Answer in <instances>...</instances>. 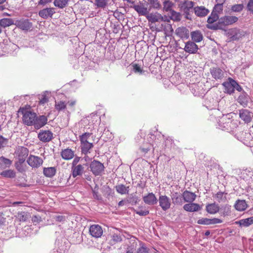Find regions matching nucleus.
I'll return each mask as SVG.
<instances>
[{"label": "nucleus", "instance_id": "f257e3e1", "mask_svg": "<svg viewBox=\"0 0 253 253\" xmlns=\"http://www.w3.org/2000/svg\"><path fill=\"white\" fill-rule=\"evenodd\" d=\"M23 123L27 126H33L36 129H40L47 124V118L44 115L37 116L36 113L25 111L23 115Z\"/></svg>", "mask_w": 253, "mask_h": 253}, {"label": "nucleus", "instance_id": "f03ea898", "mask_svg": "<svg viewBox=\"0 0 253 253\" xmlns=\"http://www.w3.org/2000/svg\"><path fill=\"white\" fill-rule=\"evenodd\" d=\"M238 18L235 16H224L220 17L218 22L212 25H208V28L212 30L222 29L224 27L233 25L237 22Z\"/></svg>", "mask_w": 253, "mask_h": 253}, {"label": "nucleus", "instance_id": "7ed1b4c3", "mask_svg": "<svg viewBox=\"0 0 253 253\" xmlns=\"http://www.w3.org/2000/svg\"><path fill=\"white\" fill-rule=\"evenodd\" d=\"M92 133L85 132L80 136L81 151L83 154L85 155L90 153L91 149L93 147V143L88 141Z\"/></svg>", "mask_w": 253, "mask_h": 253}, {"label": "nucleus", "instance_id": "20e7f679", "mask_svg": "<svg viewBox=\"0 0 253 253\" xmlns=\"http://www.w3.org/2000/svg\"><path fill=\"white\" fill-rule=\"evenodd\" d=\"M246 32L241 29L234 28L229 29L226 33V36L230 41H237L244 37Z\"/></svg>", "mask_w": 253, "mask_h": 253}, {"label": "nucleus", "instance_id": "39448f33", "mask_svg": "<svg viewBox=\"0 0 253 253\" xmlns=\"http://www.w3.org/2000/svg\"><path fill=\"white\" fill-rule=\"evenodd\" d=\"M230 114L223 115L218 120V126L219 128L222 130H230L232 120L230 118Z\"/></svg>", "mask_w": 253, "mask_h": 253}, {"label": "nucleus", "instance_id": "423d86ee", "mask_svg": "<svg viewBox=\"0 0 253 253\" xmlns=\"http://www.w3.org/2000/svg\"><path fill=\"white\" fill-rule=\"evenodd\" d=\"M28 164L32 168H38L42 165L43 160L40 157L30 155L27 160Z\"/></svg>", "mask_w": 253, "mask_h": 253}, {"label": "nucleus", "instance_id": "0eeeda50", "mask_svg": "<svg viewBox=\"0 0 253 253\" xmlns=\"http://www.w3.org/2000/svg\"><path fill=\"white\" fill-rule=\"evenodd\" d=\"M194 5V2L188 0H185L180 2L179 7L182 11L188 15L192 11Z\"/></svg>", "mask_w": 253, "mask_h": 253}, {"label": "nucleus", "instance_id": "6e6552de", "mask_svg": "<svg viewBox=\"0 0 253 253\" xmlns=\"http://www.w3.org/2000/svg\"><path fill=\"white\" fill-rule=\"evenodd\" d=\"M38 137L42 142H48L52 139L53 133L49 130H40Z\"/></svg>", "mask_w": 253, "mask_h": 253}, {"label": "nucleus", "instance_id": "1a4fd4ad", "mask_svg": "<svg viewBox=\"0 0 253 253\" xmlns=\"http://www.w3.org/2000/svg\"><path fill=\"white\" fill-rule=\"evenodd\" d=\"M91 171L95 175H99L104 169V166L100 162L93 161L90 165Z\"/></svg>", "mask_w": 253, "mask_h": 253}, {"label": "nucleus", "instance_id": "9d476101", "mask_svg": "<svg viewBox=\"0 0 253 253\" xmlns=\"http://www.w3.org/2000/svg\"><path fill=\"white\" fill-rule=\"evenodd\" d=\"M100 118L96 114L92 113L88 116L84 121L85 124H88L89 126L88 129L94 128V125L99 122Z\"/></svg>", "mask_w": 253, "mask_h": 253}, {"label": "nucleus", "instance_id": "9b49d317", "mask_svg": "<svg viewBox=\"0 0 253 253\" xmlns=\"http://www.w3.org/2000/svg\"><path fill=\"white\" fill-rule=\"evenodd\" d=\"M159 206L164 211L169 209L170 207L171 202L170 199L166 195H160L158 200Z\"/></svg>", "mask_w": 253, "mask_h": 253}, {"label": "nucleus", "instance_id": "f8f14e48", "mask_svg": "<svg viewBox=\"0 0 253 253\" xmlns=\"http://www.w3.org/2000/svg\"><path fill=\"white\" fill-rule=\"evenodd\" d=\"M87 166V163L72 166V172L73 177L75 178L78 176H81L84 172L85 167Z\"/></svg>", "mask_w": 253, "mask_h": 253}, {"label": "nucleus", "instance_id": "ddd939ff", "mask_svg": "<svg viewBox=\"0 0 253 253\" xmlns=\"http://www.w3.org/2000/svg\"><path fill=\"white\" fill-rule=\"evenodd\" d=\"M55 13L54 8H45L39 11V15L43 19H47L51 18Z\"/></svg>", "mask_w": 253, "mask_h": 253}, {"label": "nucleus", "instance_id": "4468645a", "mask_svg": "<svg viewBox=\"0 0 253 253\" xmlns=\"http://www.w3.org/2000/svg\"><path fill=\"white\" fill-rule=\"evenodd\" d=\"M89 233L92 237L97 238L102 236L103 230L100 225L93 224L90 226Z\"/></svg>", "mask_w": 253, "mask_h": 253}, {"label": "nucleus", "instance_id": "2eb2a0df", "mask_svg": "<svg viewBox=\"0 0 253 253\" xmlns=\"http://www.w3.org/2000/svg\"><path fill=\"white\" fill-rule=\"evenodd\" d=\"M16 154L18 161L20 163H24L28 155L29 150L24 147H19L16 151Z\"/></svg>", "mask_w": 253, "mask_h": 253}, {"label": "nucleus", "instance_id": "dca6fc26", "mask_svg": "<svg viewBox=\"0 0 253 253\" xmlns=\"http://www.w3.org/2000/svg\"><path fill=\"white\" fill-rule=\"evenodd\" d=\"M142 199L146 204L150 206L156 205L158 202L157 198L152 192L149 193L147 195L143 196Z\"/></svg>", "mask_w": 253, "mask_h": 253}, {"label": "nucleus", "instance_id": "f3484780", "mask_svg": "<svg viewBox=\"0 0 253 253\" xmlns=\"http://www.w3.org/2000/svg\"><path fill=\"white\" fill-rule=\"evenodd\" d=\"M235 81L229 78L228 82H224L222 84L225 88V92L228 94H232L235 90Z\"/></svg>", "mask_w": 253, "mask_h": 253}, {"label": "nucleus", "instance_id": "a211bd4d", "mask_svg": "<svg viewBox=\"0 0 253 253\" xmlns=\"http://www.w3.org/2000/svg\"><path fill=\"white\" fill-rule=\"evenodd\" d=\"M211 74L215 80H221L224 77V72L218 67H213L210 69Z\"/></svg>", "mask_w": 253, "mask_h": 253}, {"label": "nucleus", "instance_id": "6ab92c4d", "mask_svg": "<svg viewBox=\"0 0 253 253\" xmlns=\"http://www.w3.org/2000/svg\"><path fill=\"white\" fill-rule=\"evenodd\" d=\"M133 8L140 15L145 16L149 13V10L143 3H139L133 5Z\"/></svg>", "mask_w": 253, "mask_h": 253}, {"label": "nucleus", "instance_id": "aec40b11", "mask_svg": "<svg viewBox=\"0 0 253 253\" xmlns=\"http://www.w3.org/2000/svg\"><path fill=\"white\" fill-rule=\"evenodd\" d=\"M198 49V45L193 42L188 41L185 43L184 50L190 54L196 53Z\"/></svg>", "mask_w": 253, "mask_h": 253}, {"label": "nucleus", "instance_id": "412c9836", "mask_svg": "<svg viewBox=\"0 0 253 253\" xmlns=\"http://www.w3.org/2000/svg\"><path fill=\"white\" fill-rule=\"evenodd\" d=\"M15 24L17 27L23 30H28L32 27V23L27 19L17 20Z\"/></svg>", "mask_w": 253, "mask_h": 253}, {"label": "nucleus", "instance_id": "4be33fe9", "mask_svg": "<svg viewBox=\"0 0 253 253\" xmlns=\"http://www.w3.org/2000/svg\"><path fill=\"white\" fill-rule=\"evenodd\" d=\"M240 118L246 123L252 121V113L247 109H241L239 111Z\"/></svg>", "mask_w": 253, "mask_h": 253}, {"label": "nucleus", "instance_id": "5701e85b", "mask_svg": "<svg viewBox=\"0 0 253 253\" xmlns=\"http://www.w3.org/2000/svg\"><path fill=\"white\" fill-rule=\"evenodd\" d=\"M176 35L182 39H187L189 37V31L186 27H181L175 30Z\"/></svg>", "mask_w": 253, "mask_h": 253}, {"label": "nucleus", "instance_id": "b1692460", "mask_svg": "<svg viewBox=\"0 0 253 253\" xmlns=\"http://www.w3.org/2000/svg\"><path fill=\"white\" fill-rule=\"evenodd\" d=\"M194 10L196 15L200 17L206 16L210 12L208 9L203 6L195 7Z\"/></svg>", "mask_w": 253, "mask_h": 253}, {"label": "nucleus", "instance_id": "393cba45", "mask_svg": "<svg viewBox=\"0 0 253 253\" xmlns=\"http://www.w3.org/2000/svg\"><path fill=\"white\" fill-rule=\"evenodd\" d=\"M183 209L187 211L195 212L200 210L201 207L198 204L192 202L185 204L183 206Z\"/></svg>", "mask_w": 253, "mask_h": 253}, {"label": "nucleus", "instance_id": "a878e982", "mask_svg": "<svg viewBox=\"0 0 253 253\" xmlns=\"http://www.w3.org/2000/svg\"><path fill=\"white\" fill-rule=\"evenodd\" d=\"M249 99L250 97L248 94L244 91H243V92L238 97L237 101L240 105L243 106L244 107H245L248 105Z\"/></svg>", "mask_w": 253, "mask_h": 253}, {"label": "nucleus", "instance_id": "bb28decb", "mask_svg": "<svg viewBox=\"0 0 253 253\" xmlns=\"http://www.w3.org/2000/svg\"><path fill=\"white\" fill-rule=\"evenodd\" d=\"M182 197L185 202L192 203L195 200L196 195L194 193L186 190L183 193Z\"/></svg>", "mask_w": 253, "mask_h": 253}, {"label": "nucleus", "instance_id": "cd10ccee", "mask_svg": "<svg viewBox=\"0 0 253 253\" xmlns=\"http://www.w3.org/2000/svg\"><path fill=\"white\" fill-rule=\"evenodd\" d=\"M220 208L218 204L215 203L209 204L206 207V211L210 214H214L219 211Z\"/></svg>", "mask_w": 253, "mask_h": 253}, {"label": "nucleus", "instance_id": "c85d7f7f", "mask_svg": "<svg viewBox=\"0 0 253 253\" xmlns=\"http://www.w3.org/2000/svg\"><path fill=\"white\" fill-rule=\"evenodd\" d=\"M146 17L148 21L151 23H155L163 20L162 16L157 12L148 13Z\"/></svg>", "mask_w": 253, "mask_h": 253}, {"label": "nucleus", "instance_id": "c756f323", "mask_svg": "<svg viewBox=\"0 0 253 253\" xmlns=\"http://www.w3.org/2000/svg\"><path fill=\"white\" fill-rule=\"evenodd\" d=\"M191 37L193 42H199L203 39V36L201 31L196 30L191 33Z\"/></svg>", "mask_w": 253, "mask_h": 253}, {"label": "nucleus", "instance_id": "7c9ffc66", "mask_svg": "<svg viewBox=\"0 0 253 253\" xmlns=\"http://www.w3.org/2000/svg\"><path fill=\"white\" fill-rule=\"evenodd\" d=\"M62 158L66 160L72 159L74 156V152L71 149L63 150L61 153Z\"/></svg>", "mask_w": 253, "mask_h": 253}, {"label": "nucleus", "instance_id": "2f4dec72", "mask_svg": "<svg viewBox=\"0 0 253 253\" xmlns=\"http://www.w3.org/2000/svg\"><path fill=\"white\" fill-rule=\"evenodd\" d=\"M171 198L172 200L173 203L175 205H181L183 203V197L182 194L175 192L172 193L171 195Z\"/></svg>", "mask_w": 253, "mask_h": 253}, {"label": "nucleus", "instance_id": "473e14b6", "mask_svg": "<svg viewBox=\"0 0 253 253\" xmlns=\"http://www.w3.org/2000/svg\"><path fill=\"white\" fill-rule=\"evenodd\" d=\"M56 172L55 167L44 168L43 169V174L47 177H52Z\"/></svg>", "mask_w": 253, "mask_h": 253}, {"label": "nucleus", "instance_id": "72a5a7b5", "mask_svg": "<svg viewBox=\"0 0 253 253\" xmlns=\"http://www.w3.org/2000/svg\"><path fill=\"white\" fill-rule=\"evenodd\" d=\"M234 207L238 211H244L247 208V204L245 200H238L236 202Z\"/></svg>", "mask_w": 253, "mask_h": 253}, {"label": "nucleus", "instance_id": "f704fd0d", "mask_svg": "<svg viewBox=\"0 0 253 253\" xmlns=\"http://www.w3.org/2000/svg\"><path fill=\"white\" fill-rule=\"evenodd\" d=\"M237 223L239 224L240 226L242 227H248L253 224V216L241 219L237 222Z\"/></svg>", "mask_w": 253, "mask_h": 253}, {"label": "nucleus", "instance_id": "c9c22d12", "mask_svg": "<svg viewBox=\"0 0 253 253\" xmlns=\"http://www.w3.org/2000/svg\"><path fill=\"white\" fill-rule=\"evenodd\" d=\"M219 211L223 216H229L231 213V206L228 205H223L220 208Z\"/></svg>", "mask_w": 253, "mask_h": 253}, {"label": "nucleus", "instance_id": "e433bc0d", "mask_svg": "<svg viewBox=\"0 0 253 253\" xmlns=\"http://www.w3.org/2000/svg\"><path fill=\"white\" fill-rule=\"evenodd\" d=\"M69 1L70 0H54L53 4L55 6L62 9L67 5Z\"/></svg>", "mask_w": 253, "mask_h": 253}, {"label": "nucleus", "instance_id": "4c0bfd02", "mask_svg": "<svg viewBox=\"0 0 253 253\" xmlns=\"http://www.w3.org/2000/svg\"><path fill=\"white\" fill-rule=\"evenodd\" d=\"M134 212L140 216H146L149 213V210L143 206H139L137 210H134Z\"/></svg>", "mask_w": 253, "mask_h": 253}, {"label": "nucleus", "instance_id": "58836bf2", "mask_svg": "<svg viewBox=\"0 0 253 253\" xmlns=\"http://www.w3.org/2000/svg\"><path fill=\"white\" fill-rule=\"evenodd\" d=\"M251 137V134L250 133H247L244 131L241 132L240 134L237 136V138L241 142L245 143L248 141V139Z\"/></svg>", "mask_w": 253, "mask_h": 253}, {"label": "nucleus", "instance_id": "ea45409f", "mask_svg": "<svg viewBox=\"0 0 253 253\" xmlns=\"http://www.w3.org/2000/svg\"><path fill=\"white\" fill-rule=\"evenodd\" d=\"M111 239L110 243L111 245L115 244L117 243L121 242L122 240V236L120 234L114 233L111 235Z\"/></svg>", "mask_w": 253, "mask_h": 253}, {"label": "nucleus", "instance_id": "a19ab883", "mask_svg": "<svg viewBox=\"0 0 253 253\" xmlns=\"http://www.w3.org/2000/svg\"><path fill=\"white\" fill-rule=\"evenodd\" d=\"M14 24V21L10 18H3L0 20V26L5 28Z\"/></svg>", "mask_w": 253, "mask_h": 253}, {"label": "nucleus", "instance_id": "79ce46f5", "mask_svg": "<svg viewBox=\"0 0 253 253\" xmlns=\"http://www.w3.org/2000/svg\"><path fill=\"white\" fill-rule=\"evenodd\" d=\"M219 19L218 15L213 12H211L210 16L208 17L207 20V22L211 24L210 25H213V23L216 21L217 20H218Z\"/></svg>", "mask_w": 253, "mask_h": 253}, {"label": "nucleus", "instance_id": "37998d69", "mask_svg": "<svg viewBox=\"0 0 253 253\" xmlns=\"http://www.w3.org/2000/svg\"><path fill=\"white\" fill-rule=\"evenodd\" d=\"M0 175L5 177L14 178L15 176V172L13 170L8 169L2 171Z\"/></svg>", "mask_w": 253, "mask_h": 253}, {"label": "nucleus", "instance_id": "c03bdc74", "mask_svg": "<svg viewBox=\"0 0 253 253\" xmlns=\"http://www.w3.org/2000/svg\"><path fill=\"white\" fill-rule=\"evenodd\" d=\"M226 194L222 192H218L214 195L213 197L219 203L224 202L226 200L225 195Z\"/></svg>", "mask_w": 253, "mask_h": 253}, {"label": "nucleus", "instance_id": "a18cd8bd", "mask_svg": "<svg viewBox=\"0 0 253 253\" xmlns=\"http://www.w3.org/2000/svg\"><path fill=\"white\" fill-rule=\"evenodd\" d=\"M128 187L123 184H120L116 186L117 191L121 194H125L128 192Z\"/></svg>", "mask_w": 253, "mask_h": 253}, {"label": "nucleus", "instance_id": "49530a36", "mask_svg": "<svg viewBox=\"0 0 253 253\" xmlns=\"http://www.w3.org/2000/svg\"><path fill=\"white\" fill-rule=\"evenodd\" d=\"M66 104L64 101H55V108L58 111L64 110L66 108Z\"/></svg>", "mask_w": 253, "mask_h": 253}, {"label": "nucleus", "instance_id": "de8ad7c7", "mask_svg": "<svg viewBox=\"0 0 253 253\" xmlns=\"http://www.w3.org/2000/svg\"><path fill=\"white\" fill-rule=\"evenodd\" d=\"M48 94V91H45L43 92L41 96L40 99L39 104L41 105H43L47 103L48 101V97L47 95Z\"/></svg>", "mask_w": 253, "mask_h": 253}, {"label": "nucleus", "instance_id": "09e8293b", "mask_svg": "<svg viewBox=\"0 0 253 253\" xmlns=\"http://www.w3.org/2000/svg\"><path fill=\"white\" fill-rule=\"evenodd\" d=\"M170 18L175 21H178L181 20V15L179 12H177L174 10L171 11L170 12Z\"/></svg>", "mask_w": 253, "mask_h": 253}, {"label": "nucleus", "instance_id": "8fccbe9b", "mask_svg": "<svg viewBox=\"0 0 253 253\" xmlns=\"http://www.w3.org/2000/svg\"><path fill=\"white\" fill-rule=\"evenodd\" d=\"M244 8L243 4H236L233 5L231 7V10L232 12H239L242 11Z\"/></svg>", "mask_w": 253, "mask_h": 253}, {"label": "nucleus", "instance_id": "3c124183", "mask_svg": "<svg viewBox=\"0 0 253 253\" xmlns=\"http://www.w3.org/2000/svg\"><path fill=\"white\" fill-rule=\"evenodd\" d=\"M17 218L20 221H26L28 218V214L24 211L19 212Z\"/></svg>", "mask_w": 253, "mask_h": 253}, {"label": "nucleus", "instance_id": "603ef678", "mask_svg": "<svg viewBox=\"0 0 253 253\" xmlns=\"http://www.w3.org/2000/svg\"><path fill=\"white\" fill-rule=\"evenodd\" d=\"M148 2L150 5V8L159 9L161 7V4L158 0H148Z\"/></svg>", "mask_w": 253, "mask_h": 253}, {"label": "nucleus", "instance_id": "864d4df0", "mask_svg": "<svg viewBox=\"0 0 253 253\" xmlns=\"http://www.w3.org/2000/svg\"><path fill=\"white\" fill-rule=\"evenodd\" d=\"M173 3L170 1L165 0L164 1V10L167 12H171Z\"/></svg>", "mask_w": 253, "mask_h": 253}, {"label": "nucleus", "instance_id": "5fc2aeb1", "mask_svg": "<svg viewBox=\"0 0 253 253\" xmlns=\"http://www.w3.org/2000/svg\"><path fill=\"white\" fill-rule=\"evenodd\" d=\"M149 249L146 247L144 243L140 244V247L138 248L136 253H149Z\"/></svg>", "mask_w": 253, "mask_h": 253}, {"label": "nucleus", "instance_id": "6e6d98bb", "mask_svg": "<svg viewBox=\"0 0 253 253\" xmlns=\"http://www.w3.org/2000/svg\"><path fill=\"white\" fill-rule=\"evenodd\" d=\"M223 11V5L221 3H217L213 7L212 12L218 14L221 13Z\"/></svg>", "mask_w": 253, "mask_h": 253}, {"label": "nucleus", "instance_id": "4d7b16f0", "mask_svg": "<svg viewBox=\"0 0 253 253\" xmlns=\"http://www.w3.org/2000/svg\"><path fill=\"white\" fill-rule=\"evenodd\" d=\"M148 148H145V144H142L139 149V153L141 156H145L146 154L150 151L148 150Z\"/></svg>", "mask_w": 253, "mask_h": 253}, {"label": "nucleus", "instance_id": "13d9d810", "mask_svg": "<svg viewBox=\"0 0 253 253\" xmlns=\"http://www.w3.org/2000/svg\"><path fill=\"white\" fill-rule=\"evenodd\" d=\"M95 4L99 8H104L107 4V0H95Z\"/></svg>", "mask_w": 253, "mask_h": 253}, {"label": "nucleus", "instance_id": "bf43d9fd", "mask_svg": "<svg viewBox=\"0 0 253 253\" xmlns=\"http://www.w3.org/2000/svg\"><path fill=\"white\" fill-rule=\"evenodd\" d=\"M24 163H20L19 161L15 163V167L17 170L20 172H23L25 171V168L23 165Z\"/></svg>", "mask_w": 253, "mask_h": 253}, {"label": "nucleus", "instance_id": "052dcab7", "mask_svg": "<svg viewBox=\"0 0 253 253\" xmlns=\"http://www.w3.org/2000/svg\"><path fill=\"white\" fill-rule=\"evenodd\" d=\"M133 71L134 73H138L140 75H142L144 73V71H143L139 65L136 64L133 65Z\"/></svg>", "mask_w": 253, "mask_h": 253}, {"label": "nucleus", "instance_id": "680f3d73", "mask_svg": "<svg viewBox=\"0 0 253 253\" xmlns=\"http://www.w3.org/2000/svg\"><path fill=\"white\" fill-rule=\"evenodd\" d=\"M197 223L202 225H210V219L208 218H202L198 220Z\"/></svg>", "mask_w": 253, "mask_h": 253}, {"label": "nucleus", "instance_id": "e2e57ef3", "mask_svg": "<svg viewBox=\"0 0 253 253\" xmlns=\"http://www.w3.org/2000/svg\"><path fill=\"white\" fill-rule=\"evenodd\" d=\"M54 219L56 221L63 222L65 220L66 217L62 215H56L54 216Z\"/></svg>", "mask_w": 253, "mask_h": 253}, {"label": "nucleus", "instance_id": "0e129e2a", "mask_svg": "<svg viewBox=\"0 0 253 253\" xmlns=\"http://www.w3.org/2000/svg\"><path fill=\"white\" fill-rule=\"evenodd\" d=\"M223 221L221 219L217 218H213L210 219V225L221 223Z\"/></svg>", "mask_w": 253, "mask_h": 253}, {"label": "nucleus", "instance_id": "69168bd1", "mask_svg": "<svg viewBox=\"0 0 253 253\" xmlns=\"http://www.w3.org/2000/svg\"><path fill=\"white\" fill-rule=\"evenodd\" d=\"M7 142V139L0 135V149L4 146Z\"/></svg>", "mask_w": 253, "mask_h": 253}, {"label": "nucleus", "instance_id": "338daca9", "mask_svg": "<svg viewBox=\"0 0 253 253\" xmlns=\"http://www.w3.org/2000/svg\"><path fill=\"white\" fill-rule=\"evenodd\" d=\"M248 11L253 13V0H250L247 4Z\"/></svg>", "mask_w": 253, "mask_h": 253}, {"label": "nucleus", "instance_id": "774afa93", "mask_svg": "<svg viewBox=\"0 0 253 253\" xmlns=\"http://www.w3.org/2000/svg\"><path fill=\"white\" fill-rule=\"evenodd\" d=\"M6 218L0 216V229L3 228L4 226L6 225Z\"/></svg>", "mask_w": 253, "mask_h": 253}]
</instances>
